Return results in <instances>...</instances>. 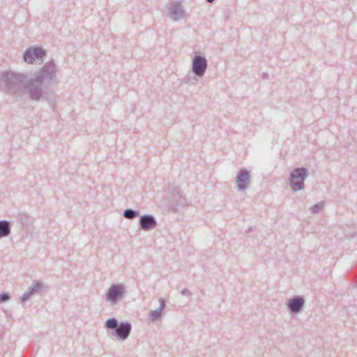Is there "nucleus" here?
<instances>
[{
    "label": "nucleus",
    "instance_id": "1",
    "mask_svg": "<svg viewBox=\"0 0 357 357\" xmlns=\"http://www.w3.org/2000/svg\"><path fill=\"white\" fill-rule=\"evenodd\" d=\"M45 82V66L33 76L5 70L0 74V91L12 95L22 96L28 94L31 99L38 100L43 96Z\"/></svg>",
    "mask_w": 357,
    "mask_h": 357
},
{
    "label": "nucleus",
    "instance_id": "2",
    "mask_svg": "<svg viewBox=\"0 0 357 357\" xmlns=\"http://www.w3.org/2000/svg\"><path fill=\"white\" fill-rule=\"evenodd\" d=\"M45 57V49L42 47L27 48L23 54L24 62L31 64L36 61H43Z\"/></svg>",
    "mask_w": 357,
    "mask_h": 357
},
{
    "label": "nucleus",
    "instance_id": "3",
    "mask_svg": "<svg viewBox=\"0 0 357 357\" xmlns=\"http://www.w3.org/2000/svg\"><path fill=\"white\" fill-rule=\"evenodd\" d=\"M306 176V170L304 168L296 169L291 174V188L294 190H299L303 186V181Z\"/></svg>",
    "mask_w": 357,
    "mask_h": 357
},
{
    "label": "nucleus",
    "instance_id": "4",
    "mask_svg": "<svg viewBox=\"0 0 357 357\" xmlns=\"http://www.w3.org/2000/svg\"><path fill=\"white\" fill-rule=\"evenodd\" d=\"M44 284L43 282L38 281L36 283L32 284L28 289L27 291L22 295L20 297L21 303H24L29 301L32 296L40 293L43 291Z\"/></svg>",
    "mask_w": 357,
    "mask_h": 357
},
{
    "label": "nucleus",
    "instance_id": "5",
    "mask_svg": "<svg viewBox=\"0 0 357 357\" xmlns=\"http://www.w3.org/2000/svg\"><path fill=\"white\" fill-rule=\"evenodd\" d=\"M206 68V61L204 58L197 56L193 61V70L195 74L201 76L204 74Z\"/></svg>",
    "mask_w": 357,
    "mask_h": 357
},
{
    "label": "nucleus",
    "instance_id": "6",
    "mask_svg": "<svg viewBox=\"0 0 357 357\" xmlns=\"http://www.w3.org/2000/svg\"><path fill=\"white\" fill-rule=\"evenodd\" d=\"M123 293V289L121 285L116 284L112 286L107 294V298L108 301H114L118 298L121 297Z\"/></svg>",
    "mask_w": 357,
    "mask_h": 357
},
{
    "label": "nucleus",
    "instance_id": "7",
    "mask_svg": "<svg viewBox=\"0 0 357 357\" xmlns=\"http://www.w3.org/2000/svg\"><path fill=\"white\" fill-rule=\"evenodd\" d=\"M250 175L245 170H241L237 177V185L240 189L245 188L249 183Z\"/></svg>",
    "mask_w": 357,
    "mask_h": 357
},
{
    "label": "nucleus",
    "instance_id": "8",
    "mask_svg": "<svg viewBox=\"0 0 357 357\" xmlns=\"http://www.w3.org/2000/svg\"><path fill=\"white\" fill-rule=\"evenodd\" d=\"M11 232V222L9 220H0V238L8 236Z\"/></svg>",
    "mask_w": 357,
    "mask_h": 357
},
{
    "label": "nucleus",
    "instance_id": "9",
    "mask_svg": "<svg viewBox=\"0 0 357 357\" xmlns=\"http://www.w3.org/2000/svg\"><path fill=\"white\" fill-rule=\"evenodd\" d=\"M131 326L129 324H121L116 330L117 335L122 340H125L129 335Z\"/></svg>",
    "mask_w": 357,
    "mask_h": 357
},
{
    "label": "nucleus",
    "instance_id": "10",
    "mask_svg": "<svg viewBox=\"0 0 357 357\" xmlns=\"http://www.w3.org/2000/svg\"><path fill=\"white\" fill-rule=\"evenodd\" d=\"M141 226L143 229L147 230L155 227L156 223L151 216H143L140 220Z\"/></svg>",
    "mask_w": 357,
    "mask_h": 357
},
{
    "label": "nucleus",
    "instance_id": "11",
    "mask_svg": "<svg viewBox=\"0 0 357 357\" xmlns=\"http://www.w3.org/2000/svg\"><path fill=\"white\" fill-rule=\"evenodd\" d=\"M303 299L301 298H296L291 300L289 304L290 310L293 312H298L303 304Z\"/></svg>",
    "mask_w": 357,
    "mask_h": 357
},
{
    "label": "nucleus",
    "instance_id": "12",
    "mask_svg": "<svg viewBox=\"0 0 357 357\" xmlns=\"http://www.w3.org/2000/svg\"><path fill=\"white\" fill-rule=\"evenodd\" d=\"M10 299V296L7 292L0 294V303H6Z\"/></svg>",
    "mask_w": 357,
    "mask_h": 357
},
{
    "label": "nucleus",
    "instance_id": "13",
    "mask_svg": "<svg viewBox=\"0 0 357 357\" xmlns=\"http://www.w3.org/2000/svg\"><path fill=\"white\" fill-rule=\"evenodd\" d=\"M106 326L108 328H114L117 326V321L115 319H110L107 321Z\"/></svg>",
    "mask_w": 357,
    "mask_h": 357
},
{
    "label": "nucleus",
    "instance_id": "14",
    "mask_svg": "<svg viewBox=\"0 0 357 357\" xmlns=\"http://www.w3.org/2000/svg\"><path fill=\"white\" fill-rule=\"evenodd\" d=\"M135 212L132 210H126L124 212V216L127 218H132L135 217Z\"/></svg>",
    "mask_w": 357,
    "mask_h": 357
},
{
    "label": "nucleus",
    "instance_id": "15",
    "mask_svg": "<svg viewBox=\"0 0 357 357\" xmlns=\"http://www.w3.org/2000/svg\"><path fill=\"white\" fill-rule=\"evenodd\" d=\"M323 208V204H320L315 205L314 207L312 208V210L313 212H317V208Z\"/></svg>",
    "mask_w": 357,
    "mask_h": 357
},
{
    "label": "nucleus",
    "instance_id": "16",
    "mask_svg": "<svg viewBox=\"0 0 357 357\" xmlns=\"http://www.w3.org/2000/svg\"><path fill=\"white\" fill-rule=\"evenodd\" d=\"M151 316L152 317V319L154 320L158 317L159 313H158L157 312H151Z\"/></svg>",
    "mask_w": 357,
    "mask_h": 357
},
{
    "label": "nucleus",
    "instance_id": "17",
    "mask_svg": "<svg viewBox=\"0 0 357 357\" xmlns=\"http://www.w3.org/2000/svg\"><path fill=\"white\" fill-rule=\"evenodd\" d=\"M161 305L163 306L164 305V301H162L161 302Z\"/></svg>",
    "mask_w": 357,
    "mask_h": 357
},
{
    "label": "nucleus",
    "instance_id": "18",
    "mask_svg": "<svg viewBox=\"0 0 357 357\" xmlns=\"http://www.w3.org/2000/svg\"><path fill=\"white\" fill-rule=\"evenodd\" d=\"M207 1H208V2H210V3H211V2H212V1H213V0H207Z\"/></svg>",
    "mask_w": 357,
    "mask_h": 357
}]
</instances>
